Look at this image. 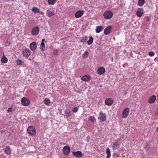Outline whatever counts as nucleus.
<instances>
[{
    "instance_id": "7",
    "label": "nucleus",
    "mask_w": 158,
    "mask_h": 158,
    "mask_svg": "<svg viewBox=\"0 0 158 158\" xmlns=\"http://www.w3.org/2000/svg\"><path fill=\"white\" fill-rule=\"evenodd\" d=\"M21 103L24 106H27L30 104V101L27 98L24 97L22 99Z\"/></svg>"
},
{
    "instance_id": "22",
    "label": "nucleus",
    "mask_w": 158,
    "mask_h": 158,
    "mask_svg": "<svg viewBox=\"0 0 158 158\" xmlns=\"http://www.w3.org/2000/svg\"><path fill=\"white\" fill-rule=\"evenodd\" d=\"M40 9L35 7H33L32 9V11L35 13H38L40 12Z\"/></svg>"
},
{
    "instance_id": "37",
    "label": "nucleus",
    "mask_w": 158,
    "mask_h": 158,
    "mask_svg": "<svg viewBox=\"0 0 158 158\" xmlns=\"http://www.w3.org/2000/svg\"><path fill=\"white\" fill-rule=\"evenodd\" d=\"M78 110V108H77V107H75L73 109L72 111L73 112L76 113L77 111Z\"/></svg>"
},
{
    "instance_id": "34",
    "label": "nucleus",
    "mask_w": 158,
    "mask_h": 158,
    "mask_svg": "<svg viewBox=\"0 0 158 158\" xmlns=\"http://www.w3.org/2000/svg\"><path fill=\"white\" fill-rule=\"evenodd\" d=\"M16 62L18 65H20L22 63V61L21 60L18 59L16 60Z\"/></svg>"
},
{
    "instance_id": "19",
    "label": "nucleus",
    "mask_w": 158,
    "mask_h": 158,
    "mask_svg": "<svg viewBox=\"0 0 158 158\" xmlns=\"http://www.w3.org/2000/svg\"><path fill=\"white\" fill-rule=\"evenodd\" d=\"M143 13V10L142 8H139L136 12V15L138 17H141Z\"/></svg>"
},
{
    "instance_id": "25",
    "label": "nucleus",
    "mask_w": 158,
    "mask_h": 158,
    "mask_svg": "<svg viewBox=\"0 0 158 158\" xmlns=\"http://www.w3.org/2000/svg\"><path fill=\"white\" fill-rule=\"evenodd\" d=\"M8 59L5 56H3L1 59V62L2 63H6L7 62Z\"/></svg>"
},
{
    "instance_id": "26",
    "label": "nucleus",
    "mask_w": 158,
    "mask_h": 158,
    "mask_svg": "<svg viewBox=\"0 0 158 158\" xmlns=\"http://www.w3.org/2000/svg\"><path fill=\"white\" fill-rule=\"evenodd\" d=\"M145 2V0H139L138 5L140 6H142L144 4Z\"/></svg>"
},
{
    "instance_id": "18",
    "label": "nucleus",
    "mask_w": 158,
    "mask_h": 158,
    "mask_svg": "<svg viewBox=\"0 0 158 158\" xmlns=\"http://www.w3.org/2000/svg\"><path fill=\"white\" fill-rule=\"evenodd\" d=\"M73 153L76 157L78 158L81 157L82 155V152L80 151L73 152Z\"/></svg>"
},
{
    "instance_id": "38",
    "label": "nucleus",
    "mask_w": 158,
    "mask_h": 158,
    "mask_svg": "<svg viewBox=\"0 0 158 158\" xmlns=\"http://www.w3.org/2000/svg\"><path fill=\"white\" fill-rule=\"evenodd\" d=\"M113 156L115 158H117L118 157V155L116 153H114L113 154Z\"/></svg>"
},
{
    "instance_id": "39",
    "label": "nucleus",
    "mask_w": 158,
    "mask_h": 158,
    "mask_svg": "<svg viewBox=\"0 0 158 158\" xmlns=\"http://www.w3.org/2000/svg\"><path fill=\"white\" fill-rule=\"evenodd\" d=\"M12 110H13V109H12V108H11V107L7 109V111L8 112H11L12 111Z\"/></svg>"
},
{
    "instance_id": "42",
    "label": "nucleus",
    "mask_w": 158,
    "mask_h": 158,
    "mask_svg": "<svg viewBox=\"0 0 158 158\" xmlns=\"http://www.w3.org/2000/svg\"><path fill=\"white\" fill-rule=\"evenodd\" d=\"M156 131L158 133V127L156 129Z\"/></svg>"
},
{
    "instance_id": "3",
    "label": "nucleus",
    "mask_w": 158,
    "mask_h": 158,
    "mask_svg": "<svg viewBox=\"0 0 158 158\" xmlns=\"http://www.w3.org/2000/svg\"><path fill=\"white\" fill-rule=\"evenodd\" d=\"M27 132L31 136L34 135L35 134V131L33 127L30 126L27 128Z\"/></svg>"
},
{
    "instance_id": "10",
    "label": "nucleus",
    "mask_w": 158,
    "mask_h": 158,
    "mask_svg": "<svg viewBox=\"0 0 158 158\" xmlns=\"http://www.w3.org/2000/svg\"><path fill=\"white\" fill-rule=\"evenodd\" d=\"M130 111V109L128 108H126L124 109L123 112V118H126L128 116Z\"/></svg>"
},
{
    "instance_id": "12",
    "label": "nucleus",
    "mask_w": 158,
    "mask_h": 158,
    "mask_svg": "<svg viewBox=\"0 0 158 158\" xmlns=\"http://www.w3.org/2000/svg\"><path fill=\"white\" fill-rule=\"evenodd\" d=\"M114 100L111 98H107L105 101V104L107 106H111L113 103Z\"/></svg>"
},
{
    "instance_id": "35",
    "label": "nucleus",
    "mask_w": 158,
    "mask_h": 158,
    "mask_svg": "<svg viewBox=\"0 0 158 158\" xmlns=\"http://www.w3.org/2000/svg\"><path fill=\"white\" fill-rule=\"evenodd\" d=\"M155 54L154 52L152 51L148 53L149 56L151 57L155 55Z\"/></svg>"
},
{
    "instance_id": "1",
    "label": "nucleus",
    "mask_w": 158,
    "mask_h": 158,
    "mask_svg": "<svg viewBox=\"0 0 158 158\" xmlns=\"http://www.w3.org/2000/svg\"><path fill=\"white\" fill-rule=\"evenodd\" d=\"M113 16V14L112 11L109 10L106 11L103 14L104 18L106 19H111Z\"/></svg>"
},
{
    "instance_id": "24",
    "label": "nucleus",
    "mask_w": 158,
    "mask_h": 158,
    "mask_svg": "<svg viewBox=\"0 0 158 158\" xmlns=\"http://www.w3.org/2000/svg\"><path fill=\"white\" fill-rule=\"evenodd\" d=\"M64 113L66 115V117H70L71 115L70 111L69 109L66 110L64 111Z\"/></svg>"
},
{
    "instance_id": "36",
    "label": "nucleus",
    "mask_w": 158,
    "mask_h": 158,
    "mask_svg": "<svg viewBox=\"0 0 158 158\" xmlns=\"http://www.w3.org/2000/svg\"><path fill=\"white\" fill-rule=\"evenodd\" d=\"M53 54L54 55H57L58 54V50L57 49H54L53 50Z\"/></svg>"
},
{
    "instance_id": "14",
    "label": "nucleus",
    "mask_w": 158,
    "mask_h": 158,
    "mask_svg": "<svg viewBox=\"0 0 158 158\" xmlns=\"http://www.w3.org/2000/svg\"><path fill=\"white\" fill-rule=\"evenodd\" d=\"M111 26H110L107 27L104 30V33L105 35H107L109 34L112 30Z\"/></svg>"
},
{
    "instance_id": "4",
    "label": "nucleus",
    "mask_w": 158,
    "mask_h": 158,
    "mask_svg": "<svg viewBox=\"0 0 158 158\" xmlns=\"http://www.w3.org/2000/svg\"><path fill=\"white\" fill-rule=\"evenodd\" d=\"M31 55V51L28 49L25 48L22 52L23 56L28 58Z\"/></svg>"
},
{
    "instance_id": "20",
    "label": "nucleus",
    "mask_w": 158,
    "mask_h": 158,
    "mask_svg": "<svg viewBox=\"0 0 158 158\" xmlns=\"http://www.w3.org/2000/svg\"><path fill=\"white\" fill-rule=\"evenodd\" d=\"M4 152L7 155H10L11 153V150L9 146H7L4 149Z\"/></svg>"
},
{
    "instance_id": "21",
    "label": "nucleus",
    "mask_w": 158,
    "mask_h": 158,
    "mask_svg": "<svg viewBox=\"0 0 158 158\" xmlns=\"http://www.w3.org/2000/svg\"><path fill=\"white\" fill-rule=\"evenodd\" d=\"M44 41L45 39H43L42 40L40 47V48L41 51H44V48H45Z\"/></svg>"
},
{
    "instance_id": "2",
    "label": "nucleus",
    "mask_w": 158,
    "mask_h": 158,
    "mask_svg": "<svg viewBox=\"0 0 158 158\" xmlns=\"http://www.w3.org/2000/svg\"><path fill=\"white\" fill-rule=\"evenodd\" d=\"M120 140V139H118L113 143V144L112 145V148L114 150L117 149L119 147L120 143L119 141Z\"/></svg>"
},
{
    "instance_id": "30",
    "label": "nucleus",
    "mask_w": 158,
    "mask_h": 158,
    "mask_svg": "<svg viewBox=\"0 0 158 158\" xmlns=\"http://www.w3.org/2000/svg\"><path fill=\"white\" fill-rule=\"evenodd\" d=\"M88 52L87 51H85L82 55V57L83 58H86L88 55Z\"/></svg>"
},
{
    "instance_id": "13",
    "label": "nucleus",
    "mask_w": 158,
    "mask_h": 158,
    "mask_svg": "<svg viewBox=\"0 0 158 158\" xmlns=\"http://www.w3.org/2000/svg\"><path fill=\"white\" fill-rule=\"evenodd\" d=\"M29 47L32 51H35L37 48L36 43L35 42H32L30 44Z\"/></svg>"
},
{
    "instance_id": "23",
    "label": "nucleus",
    "mask_w": 158,
    "mask_h": 158,
    "mask_svg": "<svg viewBox=\"0 0 158 158\" xmlns=\"http://www.w3.org/2000/svg\"><path fill=\"white\" fill-rule=\"evenodd\" d=\"M103 27L102 26H97L95 29L96 32L97 33H99L102 30Z\"/></svg>"
},
{
    "instance_id": "5",
    "label": "nucleus",
    "mask_w": 158,
    "mask_h": 158,
    "mask_svg": "<svg viewBox=\"0 0 158 158\" xmlns=\"http://www.w3.org/2000/svg\"><path fill=\"white\" fill-rule=\"evenodd\" d=\"M39 31V28L37 26H35L32 29L31 34L33 35H36L38 34Z\"/></svg>"
},
{
    "instance_id": "41",
    "label": "nucleus",
    "mask_w": 158,
    "mask_h": 158,
    "mask_svg": "<svg viewBox=\"0 0 158 158\" xmlns=\"http://www.w3.org/2000/svg\"><path fill=\"white\" fill-rule=\"evenodd\" d=\"M40 14L41 15H43L44 14V13L42 12H40Z\"/></svg>"
},
{
    "instance_id": "32",
    "label": "nucleus",
    "mask_w": 158,
    "mask_h": 158,
    "mask_svg": "<svg viewBox=\"0 0 158 158\" xmlns=\"http://www.w3.org/2000/svg\"><path fill=\"white\" fill-rule=\"evenodd\" d=\"M44 103L46 105H49L50 103V100L46 98L44 100Z\"/></svg>"
},
{
    "instance_id": "16",
    "label": "nucleus",
    "mask_w": 158,
    "mask_h": 158,
    "mask_svg": "<svg viewBox=\"0 0 158 158\" xmlns=\"http://www.w3.org/2000/svg\"><path fill=\"white\" fill-rule=\"evenodd\" d=\"M81 79L83 81H88L90 80L91 77L90 75H86L83 76Z\"/></svg>"
},
{
    "instance_id": "28",
    "label": "nucleus",
    "mask_w": 158,
    "mask_h": 158,
    "mask_svg": "<svg viewBox=\"0 0 158 158\" xmlns=\"http://www.w3.org/2000/svg\"><path fill=\"white\" fill-rule=\"evenodd\" d=\"M94 38L92 36H90L89 37V40L87 42V44L88 45L91 44L93 42Z\"/></svg>"
},
{
    "instance_id": "33",
    "label": "nucleus",
    "mask_w": 158,
    "mask_h": 158,
    "mask_svg": "<svg viewBox=\"0 0 158 158\" xmlns=\"http://www.w3.org/2000/svg\"><path fill=\"white\" fill-rule=\"evenodd\" d=\"M87 39V37L86 36H84L81 38V42H85Z\"/></svg>"
},
{
    "instance_id": "29",
    "label": "nucleus",
    "mask_w": 158,
    "mask_h": 158,
    "mask_svg": "<svg viewBox=\"0 0 158 158\" xmlns=\"http://www.w3.org/2000/svg\"><path fill=\"white\" fill-rule=\"evenodd\" d=\"M56 2V0H48V3L49 5H54Z\"/></svg>"
},
{
    "instance_id": "9",
    "label": "nucleus",
    "mask_w": 158,
    "mask_h": 158,
    "mask_svg": "<svg viewBox=\"0 0 158 158\" xmlns=\"http://www.w3.org/2000/svg\"><path fill=\"white\" fill-rule=\"evenodd\" d=\"M97 73L99 75L104 74L105 72V69L103 67H99L97 70Z\"/></svg>"
},
{
    "instance_id": "6",
    "label": "nucleus",
    "mask_w": 158,
    "mask_h": 158,
    "mask_svg": "<svg viewBox=\"0 0 158 158\" xmlns=\"http://www.w3.org/2000/svg\"><path fill=\"white\" fill-rule=\"evenodd\" d=\"M63 153L65 155H67L70 152V147L68 146H64L63 148Z\"/></svg>"
},
{
    "instance_id": "40",
    "label": "nucleus",
    "mask_w": 158,
    "mask_h": 158,
    "mask_svg": "<svg viewBox=\"0 0 158 158\" xmlns=\"http://www.w3.org/2000/svg\"><path fill=\"white\" fill-rule=\"evenodd\" d=\"M155 114L156 115H158V108H157L156 109Z\"/></svg>"
},
{
    "instance_id": "43",
    "label": "nucleus",
    "mask_w": 158,
    "mask_h": 158,
    "mask_svg": "<svg viewBox=\"0 0 158 158\" xmlns=\"http://www.w3.org/2000/svg\"><path fill=\"white\" fill-rule=\"evenodd\" d=\"M157 100L158 101V94L157 95Z\"/></svg>"
},
{
    "instance_id": "15",
    "label": "nucleus",
    "mask_w": 158,
    "mask_h": 158,
    "mask_svg": "<svg viewBox=\"0 0 158 158\" xmlns=\"http://www.w3.org/2000/svg\"><path fill=\"white\" fill-rule=\"evenodd\" d=\"M156 99V96L155 95H153L150 97L148 100V102L150 104L152 103L155 101Z\"/></svg>"
},
{
    "instance_id": "27",
    "label": "nucleus",
    "mask_w": 158,
    "mask_h": 158,
    "mask_svg": "<svg viewBox=\"0 0 158 158\" xmlns=\"http://www.w3.org/2000/svg\"><path fill=\"white\" fill-rule=\"evenodd\" d=\"M106 153L107 154L106 158H110L111 156V153L110 149L108 148L106 149Z\"/></svg>"
},
{
    "instance_id": "31",
    "label": "nucleus",
    "mask_w": 158,
    "mask_h": 158,
    "mask_svg": "<svg viewBox=\"0 0 158 158\" xmlns=\"http://www.w3.org/2000/svg\"><path fill=\"white\" fill-rule=\"evenodd\" d=\"M89 120L91 122H94L95 121L96 119L94 116H90L89 117Z\"/></svg>"
},
{
    "instance_id": "11",
    "label": "nucleus",
    "mask_w": 158,
    "mask_h": 158,
    "mask_svg": "<svg viewBox=\"0 0 158 158\" xmlns=\"http://www.w3.org/2000/svg\"><path fill=\"white\" fill-rule=\"evenodd\" d=\"M47 11L46 13L48 17H52L55 14L54 11L51 9H47Z\"/></svg>"
},
{
    "instance_id": "17",
    "label": "nucleus",
    "mask_w": 158,
    "mask_h": 158,
    "mask_svg": "<svg viewBox=\"0 0 158 158\" xmlns=\"http://www.w3.org/2000/svg\"><path fill=\"white\" fill-rule=\"evenodd\" d=\"M84 11L82 10H79L75 14V17L76 18L81 17L83 14Z\"/></svg>"
},
{
    "instance_id": "8",
    "label": "nucleus",
    "mask_w": 158,
    "mask_h": 158,
    "mask_svg": "<svg viewBox=\"0 0 158 158\" xmlns=\"http://www.w3.org/2000/svg\"><path fill=\"white\" fill-rule=\"evenodd\" d=\"M100 117L98 118L103 122L105 121L106 120V115L105 113H103L102 111H101L99 113Z\"/></svg>"
}]
</instances>
